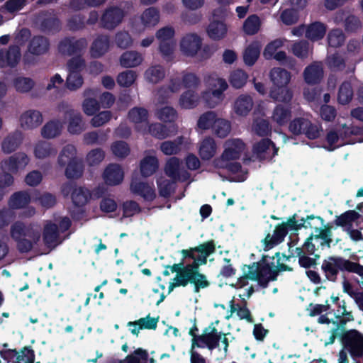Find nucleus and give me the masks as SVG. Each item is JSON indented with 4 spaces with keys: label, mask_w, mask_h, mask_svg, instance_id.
<instances>
[{
    "label": "nucleus",
    "mask_w": 363,
    "mask_h": 363,
    "mask_svg": "<svg viewBox=\"0 0 363 363\" xmlns=\"http://www.w3.org/2000/svg\"><path fill=\"white\" fill-rule=\"evenodd\" d=\"M216 252V244L213 240H209L194 247L182 250L183 259H192L190 264L184 265L183 262L173 265H167L172 273H176L174 279L195 283L196 288L199 285L210 286L211 282L207 276L200 272V267L207 264L208 257Z\"/></svg>",
    "instance_id": "nucleus-1"
},
{
    "label": "nucleus",
    "mask_w": 363,
    "mask_h": 363,
    "mask_svg": "<svg viewBox=\"0 0 363 363\" xmlns=\"http://www.w3.org/2000/svg\"><path fill=\"white\" fill-rule=\"evenodd\" d=\"M321 269L325 274V278L332 282H335L340 271L355 273L363 277V265L346 259L342 257L330 256L324 259Z\"/></svg>",
    "instance_id": "nucleus-2"
},
{
    "label": "nucleus",
    "mask_w": 363,
    "mask_h": 363,
    "mask_svg": "<svg viewBox=\"0 0 363 363\" xmlns=\"http://www.w3.org/2000/svg\"><path fill=\"white\" fill-rule=\"evenodd\" d=\"M10 234L20 254L38 251L41 233L36 228H11Z\"/></svg>",
    "instance_id": "nucleus-3"
},
{
    "label": "nucleus",
    "mask_w": 363,
    "mask_h": 363,
    "mask_svg": "<svg viewBox=\"0 0 363 363\" xmlns=\"http://www.w3.org/2000/svg\"><path fill=\"white\" fill-rule=\"evenodd\" d=\"M67 62L68 75L66 79V86L71 91H74L82 86L84 82L81 72L86 67V62L82 55L72 56Z\"/></svg>",
    "instance_id": "nucleus-4"
},
{
    "label": "nucleus",
    "mask_w": 363,
    "mask_h": 363,
    "mask_svg": "<svg viewBox=\"0 0 363 363\" xmlns=\"http://www.w3.org/2000/svg\"><path fill=\"white\" fill-rule=\"evenodd\" d=\"M71 228H43L41 234L44 245V252L41 254H48L60 245L74 233Z\"/></svg>",
    "instance_id": "nucleus-5"
},
{
    "label": "nucleus",
    "mask_w": 363,
    "mask_h": 363,
    "mask_svg": "<svg viewBox=\"0 0 363 363\" xmlns=\"http://www.w3.org/2000/svg\"><path fill=\"white\" fill-rule=\"evenodd\" d=\"M289 130L295 135H304L310 140L318 138L323 130L321 125L313 123L309 119L303 117L292 120L289 123Z\"/></svg>",
    "instance_id": "nucleus-6"
},
{
    "label": "nucleus",
    "mask_w": 363,
    "mask_h": 363,
    "mask_svg": "<svg viewBox=\"0 0 363 363\" xmlns=\"http://www.w3.org/2000/svg\"><path fill=\"white\" fill-rule=\"evenodd\" d=\"M340 340L353 359L363 356V335L358 330L352 329L342 333Z\"/></svg>",
    "instance_id": "nucleus-7"
},
{
    "label": "nucleus",
    "mask_w": 363,
    "mask_h": 363,
    "mask_svg": "<svg viewBox=\"0 0 363 363\" xmlns=\"http://www.w3.org/2000/svg\"><path fill=\"white\" fill-rule=\"evenodd\" d=\"M87 46L88 42L85 38L66 36L59 41L57 51L62 56L70 57L83 55Z\"/></svg>",
    "instance_id": "nucleus-8"
},
{
    "label": "nucleus",
    "mask_w": 363,
    "mask_h": 363,
    "mask_svg": "<svg viewBox=\"0 0 363 363\" xmlns=\"http://www.w3.org/2000/svg\"><path fill=\"white\" fill-rule=\"evenodd\" d=\"M274 227H333L329 223H325L320 216L313 215L307 216L306 218L299 217L296 213L290 216L286 221L275 225Z\"/></svg>",
    "instance_id": "nucleus-9"
},
{
    "label": "nucleus",
    "mask_w": 363,
    "mask_h": 363,
    "mask_svg": "<svg viewBox=\"0 0 363 363\" xmlns=\"http://www.w3.org/2000/svg\"><path fill=\"white\" fill-rule=\"evenodd\" d=\"M180 160L178 157H172L166 162L164 172L174 181L186 182L190 178L189 172L180 168Z\"/></svg>",
    "instance_id": "nucleus-10"
},
{
    "label": "nucleus",
    "mask_w": 363,
    "mask_h": 363,
    "mask_svg": "<svg viewBox=\"0 0 363 363\" xmlns=\"http://www.w3.org/2000/svg\"><path fill=\"white\" fill-rule=\"evenodd\" d=\"M21 49L16 45L0 49V68L15 67L21 60Z\"/></svg>",
    "instance_id": "nucleus-11"
},
{
    "label": "nucleus",
    "mask_w": 363,
    "mask_h": 363,
    "mask_svg": "<svg viewBox=\"0 0 363 363\" xmlns=\"http://www.w3.org/2000/svg\"><path fill=\"white\" fill-rule=\"evenodd\" d=\"M252 151L259 160H265L274 157L278 149L270 139L262 138L253 145Z\"/></svg>",
    "instance_id": "nucleus-12"
},
{
    "label": "nucleus",
    "mask_w": 363,
    "mask_h": 363,
    "mask_svg": "<svg viewBox=\"0 0 363 363\" xmlns=\"http://www.w3.org/2000/svg\"><path fill=\"white\" fill-rule=\"evenodd\" d=\"M123 17L124 13L122 9L118 7H110L106 9L101 18V26L108 30L114 29L121 23Z\"/></svg>",
    "instance_id": "nucleus-13"
},
{
    "label": "nucleus",
    "mask_w": 363,
    "mask_h": 363,
    "mask_svg": "<svg viewBox=\"0 0 363 363\" xmlns=\"http://www.w3.org/2000/svg\"><path fill=\"white\" fill-rule=\"evenodd\" d=\"M202 45L201 38L196 33L186 34L181 40L182 52L186 56L193 57L196 55Z\"/></svg>",
    "instance_id": "nucleus-14"
},
{
    "label": "nucleus",
    "mask_w": 363,
    "mask_h": 363,
    "mask_svg": "<svg viewBox=\"0 0 363 363\" xmlns=\"http://www.w3.org/2000/svg\"><path fill=\"white\" fill-rule=\"evenodd\" d=\"M213 323L211 325L206 328L203 330V333L198 337L199 343L206 346L209 350H213L219 346V342L221 339L223 333L218 332V330L215 327H212Z\"/></svg>",
    "instance_id": "nucleus-15"
},
{
    "label": "nucleus",
    "mask_w": 363,
    "mask_h": 363,
    "mask_svg": "<svg viewBox=\"0 0 363 363\" xmlns=\"http://www.w3.org/2000/svg\"><path fill=\"white\" fill-rule=\"evenodd\" d=\"M301 228H274L273 235L268 233L262 240L264 250H269L274 246L281 243L289 233V230H291L294 234H296Z\"/></svg>",
    "instance_id": "nucleus-16"
},
{
    "label": "nucleus",
    "mask_w": 363,
    "mask_h": 363,
    "mask_svg": "<svg viewBox=\"0 0 363 363\" xmlns=\"http://www.w3.org/2000/svg\"><path fill=\"white\" fill-rule=\"evenodd\" d=\"M103 178L106 184L116 186L123 182L124 172L119 164H109L104 169Z\"/></svg>",
    "instance_id": "nucleus-17"
},
{
    "label": "nucleus",
    "mask_w": 363,
    "mask_h": 363,
    "mask_svg": "<svg viewBox=\"0 0 363 363\" xmlns=\"http://www.w3.org/2000/svg\"><path fill=\"white\" fill-rule=\"evenodd\" d=\"M110 46V38L107 35H99L93 41L90 54L93 58H99L105 55Z\"/></svg>",
    "instance_id": "nucleus-18"
},
{
    "label": "nucleus",
    "mask_w": 363,
    "mask_h": 363,
    "mask_svg": "<svg viewBox=\"0 0 363 363\" xmlns=\"http://www.w3.org/2000/svg\"><path fill=\"white\" fill-rule=\"evenodd\" d=\"M363 222V216L354 210H348L336 217L335 224L337 227H352L355 223L357 225Z\"/></svg>",
    "instance_id": "nucleus-19"
},
{
    "label": "nucleus",
    "mask_w": 363,
    "mask_h": 363,
    "mask_svg": "<svg viewBox=\"0 0 363 363\" xmlns=\"http://www.w3.org/2000/svg\"><path fill=\"white\" fill-rule=\"evenodd\" d=\"M20 122L23 128L33 129L42 123L43 116L38 111L28 110L21 116Z\"/></svg>",
    "instance_id": "nucleus-20"
},
{
    "label": "nucleus",
    "mask_w": 363,
    "mask_h": 363,
    "mask_svg": "<svg viewBox=\"0 0 363 363\" xmlns=\"http://www.w3.org/2000/svg\"><path fill=\"white\" fill-rule=\"evenodd\" d=\"M323 77V69L320 64L313 62L307 66L303 72L305 82L308 84H317Z\"/></svg>",
    "instance_id": "nucleus-21"
},
{
    "label": "nucleus",
    "mask_w": 363,
    "mask_h": 363,
    "mask_svg": "<svg viewBox=\"0 0 363 363\" xmlns=\"http://www.w3.org/2000/svg\"><path fill=\"white\" fill-rule=\"evenodd\" d=\"M158 320L159 317L152 318L149 314L145 318H141L133 322H128V326H133V328L130 329V332L132 334L138 335L140 330H155Z\"/></svg>",
    "instance_id": "nucleus-22"
},
{
    "label": "nucleus",
    "mask_w": 363,
    "mask_h": 363,
    "mask_svg": "<svg viewBox=\"0 0 363 363\" xmlns=\"http://www.w3.org/2000/svg\"><path fill=\"white\" fill-rule=\"evenodd\" d=\"M130 189L133 193L142 196L147 201H152L156 197L155 189L146 182H132Z\"/></svg>",
    "instance_id": "nucleus-23"
},
{
    "label": "nucleus",
    "mask_w": 363,
    "mask_h": 363,
    "mask_svg": "<svg viewBox=\"0 0 363 363\" xmlns=\"http://www.w3.org/2000/svg\"><path fill=\"white\" fill-rule=\"evenodd\" d=\"M272 119L279 125L288 123L291 118V106L290 104H278L273 111Z\"/></svg>",
    "instance_id": "nucleus-24"
},
{
    "label": "nucleus",
    "mask_w": 363,
    "mask_h": 363,
    "mask_svg": "<svg viewBox=\"0 0 363 363\" xmlns=\"http://www.w3.org/2000/svg\"><path fill=\"white\" fill-rule=\"evenodd\" d=\"M49 48V40L42 35L34 36L28 44V51L35 55L45 54Z\"/></svg>",
    "instance_id": "nucleus-25"
},
{
    "label": "nucleus",
    "mask_w": 363,
    "mask_h": 363,
    "mask_svg": "<svg viewBox=\"0 0 363 363\" xmlns=\"http://www.w3.org/2000/svg\"><path fill=\"white\" fill-rule=\"evenodd\" d=\"M23 135L21 131L16 130L9 134L2 142V151L6 154L14 152L21 145Z\"/></svg>",
    "instance_id": "nucleus-26"
},
{
    "label": "nucleus",
    "mask_w": 363,
    "mask_h": 363,
    "mask_svg": "<svg viewBox=\"0 0 363 363\" xmlns=\"http://www.w3.org/2000/svg\"><path fill=\"white\" fill-rule=\"evenodd\" d=\"M29 158L24 152H16L11 155L7 161H6V165L8 169L15 173L18 172L19 169L24 168L28 163Z\"/></svg>",
    "instance_id": "nucleus-27"
},
{
    "label": "nucleus",
    "mask_w": 363,
    "mask_h": 363,
    "mask_svg": "<svg viewBox=\"0 0 363 363\" xmlns=\"http://www.w3.org/2000/svg\"><path fill=\"white\" fill-rule=\"evenodd\" d=\"M217 145L211 137L205 138L201 143L199 154L203 160H209L216 152Z\"/></svg>",
    "instance_id": "nucleus-28"
},
{
    "label": "nucleus",
    "mask_w": 363,
    "mask_h": 363,
    "mask_svg": "<svg viewBox=\"0 0 363 363\" xmlns=\"http://www.w3.org/2000/svg\"><path fill=\"white\" fill-rule=\"evenodd\" d=\"M30 202V194L26 191H19L11 196L9 200V206L11 209H20L25 208Z\"/></svg>",
    "instance_id": "nucleus-29"
},
{
    "label": "nucleus",
    "mask_w": 363,
    "mask_h": 363,
    "mask_svg": "<svg viewBox=\"0 0 363 363\" xmlns=\"http://www.w3.org/2000/svg\"><path fill=\"white\" fill-rule=\"evenodd\" d=\"M326 33V26L324 23L315 21L311 23L306 30L305 36L312 41H317L323 38Z\"/></svg>",
    "instance_id": "nucleus-30"
},
{
    "label": "nucleus",
    "mask_w": 363,
    "mask_h": 363,
    "mask_svg": "<svg viewBox=\"0 0 363 363\" xmlns=\"http://www.w3.org/2000/svg\"><path fill=\"white\" fill-rule=\"evenodd\" d=\"M269 95L274 101L284 104H290L293 98V92L287 86H274L271 89Z\"/></svg>",
    "instance_id": "nucleus-31"
},
{
    "label": "nucleus",
    "mask_w": 363,
    "mask_h": 363,
    "mask_svg": "<svg viewBox=\"0 0 363 363\" xmlns=\"http://www.w3.org/2000/svg\"><path fill=\"white\" fill-rule=\"evenodd\" d=\"M261 47L257 42H252L244 50L243 60L246 65L255 64L260 55Z\"/></svg>",
    "instance_id": "nucleus-32"
},
{
    "label": "nucleus",
    "mask_w": 363,
    "mask_h": 363,
    "mask_svg": "<svg viewBox=\"0 0 363 363\" xmlns=\"http://www.w3.org/2000/svg\"><path fill=\"white\" fill-rule=\"evenodd\" d=\"M270 77L274 86H287L291 79V74L284 69L276 67L271 70Z\"/></svg>",
    "instance_id": "nucleus-33"
},
{
    "label": "nucleus",
    "mask_w": 363,
    "mask_h": 363,
    "mask_svg": "<svg viewBox=\"0 0 363 363\" xmlns=\"http://www.w3.org/2000/svg\"><path fill=\"white\" fill-rule=\"evenodd\" d=\"M69 116L68 131L72 134H79L83 130L84 124L80 113L70 109L66 112Z\"/></svg>",
    "instance_id": "nucleus-34"
},
{
    "label": "nucleus",
    "mask_w": 363,
    "mask_h": 363,
    "mask_svg": "<svg viewBox=\"0 0 363 363\" xmlns=\"http://www.w3.org/2000/svg\"><path fill=\"white\" fill-rule=\"evenodd\" d=\"M207 33L210 38L214 40H220L226 35V25L222 21H213L208 25Z\"/></svg>",
    "instance_id": "nucleus-35"
},
{
    "label": "nucleus",
    "mask_w": 363,
    "mask_h": 363,
    "mask_svg": "<svg viewBox=\"0 0 363 363\" xmlns=\"http://www.w3.org/2000/svg\"><path fill=\"white\" fill-rule=\"evenodd\" d=\"M158 167V160L155 156H147L140 162V172L145 177L152 175L157 172Z\"/></svg>",
    "instance_id": "nucleus-36"
},
{
    "label": "nucleus",
    "mask_w": 363,
    "mask_h": 363,
    "mask_svg": "<svg viewBox=\"0 0 363 363\" xmlns=\"http://www.w3.org/2000/svg\"><path fill=\"white\" fill-rule=\"evenodd\" d=\"M199 101L198 94L195 91L188 89L180 96L179 104L182 108L191 109L198 105Z\"/></svg>",
    "instance_id": "nucleus-37"
},
{
    "label": "nucleus",
    "mask_w": 363,
    "mask_h": 363,
    "mask_svg": "<svg viewBox=\"0 0 363 363\" xmlns=\"http://www.w3.org/2000/svg\"><path fill=\"white\" fill-rule=\"evenodd\" d=\"M143 57L136 51H126L120 57L121 65L123 67H135L140 65Z\"/></svg>",
    "instance_id": "nucleus-38"
},
{
    "label": "nucleus",
    "mask_w": 363,
    "mask_h": 363,
    "mask_svg": "<svg viewBox=\"0 0 363 363\" xmlns=\"http://www.w3.org/2000/svg\"><path fill=\"white\" fill-rule=\"evenodd\" d=\"M40 30L45 33H56L61 29V23L58 18L54 16L45 17L40 24Z\"/></svg>",
    "instance_id": "nucleus-39"
},
{
    "label": "nucleus",
    "mask_w": 363,
    "mask_h": 363,
    "mask_svg": "<svg viewBox=\"0 0 363 363\" xmlns=\"http://www.w3.org/2000/svg\"><path fill=\"white\" fill-rule=\"evenodd\" d=\"M253 101L250 96L241 95L239 96L234 105L235 113L240 116H246L251 111Z\"/></svg>",
    "instance_id": "nucleus-40"
},
{
    "label": "nucleus",
    "mask_w": 363,
    "mask_h": 363,
    "mask_svg": "<svg viewBox=\"0 0 363 363\" xmlns=\"http://www.w3.org/2000/svg\"><path fill=\"white\" fill-rule=\"evenodd\" d=\"M62 128V125L60 121L52 120L44 125L41 134L45 138H54L60 134Z\"/></svg>",
    "instance_id": "nucleus-41"
},
{
    "label": "nucleus",
    "mask_w": 363,
    "mask_h": 363,
    "mask_svg": "<svg viewBox=\"0 0 363 363\" xmlns=\"http://www.w3.org/2000/svg\"><path fill=\"white\" fill-rule=\"evenodd\" d=\"M183 142L182 136L177 137L174 140L164 141L160 145V150L166 155H176L181 150Z\"/></svg>",
    "instance_id": "nucleus-42"
},
{
    "label": "nucleus",
    "mask_w": 363,
    "mask_h": 363,
    "mask_svg": "<svg viewBox=\"0 0 363 363\" xmlns=\"http://www.w3.org/2000/svg\"><path fill=\"white\" fill-rule=\"evenodd\" d=\"M91 197L90 191L82 186H77L74 191L72 192V201L76 206H84L87 203Z\"/></svg>",
    "instance_id": "nucleus-43"
},
{
    "label": "nucleus",
    "mask_w": 363,
    "mask_h": 363,
    "mask_svg": "<svg viewBox=\"0 0 363 363\" xmlns=\"http://www.w3.org/2000/svg\"><path fill=\"white\" fill-rule=\"evenodd\" d=\"M57 150L53 147L52 144L47 141H40L35 146L34 150L35 156L38 159H44L45 157L55 155Z\"/></svg>",
    "instance_id": "nucleus-44"
},
{
    "label": "nucleus",
    "mask_w": 363,
    "mask_h": 363,
    "mask_svg": "<svg viewBox=\"0 0 363 363\" xmlns=\"http://www.w3.org/2000/svg\"><path fill=\"white\" fill-rule=\"evenodd\" d=\"M352 84L348 81L343 82L339 87L337 93L338 103L342 105L348 104L353 98Z\"/></svg>",
    "instance_id": "nucleus-45"
},
{
    "label": "nucleus",
    "mask_w": 363,
    "mask_h": 363,
    "mask_svg": "<svg viewBox=\"0 0 363 363\" xmlns=\"http://www.w3.org/2000/svg\"><path fill=\"white\" fill-rule=\"evenodd\" d=\"M84 165L77 158L71 160L65 169V176L68 179H79L82 176Z\"/></svg>",
    "instance_id": "nucleus-46"
},
{
    "label": "nucleus",
    "mask_w": 363,
    "mask_h": 363,
    "mask_svg": "<svg viewBox=\"0 0 363 363\" xmlns=\"http://www.w3.org/2000/svg\"><path fill=\"white\" fill-rule=\"evenodd\" d=\"M77 150L74 145L68 144L60 152L57 162L60 167H65L71 160L76 159Z\"/></svg>",
    "instance_id": "nucleus-47"
},
{
    "label": "nucleus",
    "mask_w": 363,
    "mask_h": 363,
    "mask_svg": "<svg viewBox=\"0 0 363 363\" xmlns=\"http://www.w3.org/2000/svg\"><path fill=\"white\" fill-rule=\"evenodd\" d=\"M261 26L259 18L256 14L249 16L243 23V31L248 35L258 33Z\"/></svg>",
    "instance_id": "nucleus-48"
},
{
    "label": "nucleus",
    "mask_w": 363,
    "mask_h": 363,
    "mask_svg": "<svg viewBox=\"0 0 363 363\" xmlns=\"http://www.w3.org/2000/svg\"><path fill=\"white\" fill-rule=\"evenodd\" d=\"M267 256H263L260 262H254L260 271L267 276L270 281H277L279 272L271 266L266 260Z\"/></svg>",
    "instance_id": "nucleus-49"
},
{
    "label": "nucleus",
    "mask_w": 363,
    "mask_h": 363,
    "mask_svg": "<svg viewBox=\"0 0 363 363\" xmlns=\"http://www.w3.org/2000/svg\"><path fill=\"white\" fill-rule=\"evenodd\" d=\"M141 20L145 26H155L160 21L159 11L155 7L145 9L141 16Z\"/></svg>",
    "instance_id": "nucleus-50"
},
{
    "label": "nucleus",
    "mask_w": 363,
    "mask_h": 363,
    "mask_svg": "<svg viewBox=\"0 0 363 363\" xmlns=\"http://www.w3.org/2000/svg\"><path fill=\"white\" fill-rule=\"evenodd\" d=\"M145 76L148 82L156 84L164 77V69L161 65L152 66L145 71Z\"/></svg>",
    "instance_id": "nucleus-51"
},
{
    "label": "nucleus",
    "mask_w": 363,
    "mask_h": 363,
    "mask_svg": "<svg viewBox=\"0 0 363 363\" xmlns=\"http://www.w3.org/2000/svg\"><path fill=\"white\" fill-rule=\"evenodd\" d=\"M217 118L214 111H208L201 114L197 121V126L201 130L213 128Z\"/></svg>",
    "instance_id": "nucleus-52"
},
{
    "label": "nucleus",
    "mask_w": 363,
    "mask_h": 363,
    "mask_svg": "<svg viewBox=\"0 0 363 363\" xmlns=\"http://www.w3.org/2000/svg\"><path fill=\"white\" fill-rule=\"evenodd\" d=\"M252 128L255 133L259 137H267L272 133V127L266 119L257 118L255 120Z\"/></svg>",
    "instance_id": "nucleus-53"
},
{
    "label": "nucleus",
    "mask_w": 363,
    "mask_h": 363,
    "mask_svg": "<svg viewBox=\"0 0 363 363\" xmlns=\"http://www.w3.org/2000/svg\"><path fill=\"white\" fill-rule=\"evenodd\" d=\"M326 64L332 71H342L345 68V60L338 52L328 56Z\"/></svg>",
    "instance_id": "nucleus-54"
},
{
    "label": "nucleus",
    "mask_w": 363,
    "mask_h": 363,
    "mask_svg": "<svg viewBox=\"0 0 363 363\" xmlns=\"http://www.w3.org/2000/svg\"><path fill=\"white\" fill-rule=\"evenodd\" d=\"M353 133V130L350 128L343 126L342 130H340L339 133L335 130H330L326 135V141L330 146H333L337 143L340 138L344 139Z\"/></svg>",
    "instance_id": "nucleus-55"
},
{
    "label": "nucleus",
    "mask_w": 363,
    "mask_h": 363,
    "mask_svg": "<svg viewBox=\"0 0 363 363\" xmlns=\"http://www.w3.org/2000/svg\"><path fill=\"white\" fill-rule=\"evenodd\" d=\"M345 41V35L340 28L331 30L328 35V43L330 47H341Z\"/></svg>",
    "instance_id": "nucleus-56"
},
{
    "label": "nucleus",
    "mask_w": 363,
    "mask_h": 363,
    "mask_svg": "<svg viewBox=\"0 0 363 363\" xmlns=\"http://www.w3.org/2000/svg\"><path fill=\"white\" fill-rule=\"evenodd\" d=\"M230 308L231 314L237 311V315L240 319H245L249 323L254 322L250 311L246 306V303L243 306H240L239 304H235L234 300L232 299L230 301Z\"/></svg>",
    "instance_id": "nucleus-57"
},
{
    "label": "nucleus",
    "mask_w": 363,
    "mask_h": 363,
    "mask_svg": "<svg viewBox=\"0 0 363 363\" xmlns=\"http://www.w3.org/2000/svg\"><path fill=\"white\" fill-rule=\"evenodd\" d=\"M247 79V74L244 70L238 69L230 74V83L232 86L240 89L246 84Z\"/></svg>",
    "instance_id": "nucleus-58"
},
{
    "label": "nucleus",
    "mask_w": 363,
    "mask_h": 363,
    "mask_svg": "<svg viewBox=\"0 0 363 363\" xmlns=\"http://www.w3.org/2000/svg\"><path fill=\"white\" fill-rule=\"evenodd\" d=\"M35 352L30 346L23 347L17 352L16 360L13 363H34Z\"/></svg>",
    "instance_id": "nucleus-59"
},
{
    "label": "nucleus",
    "mask_w": 363,
    "mask_h": 363,
    "mask_svg": "<svg viewBox=\"0 0 363 363\" xmlns=\"http://www.w3.org/2000/svg\"><path fill=\"white\" fill-rule=\"evenodd\" d=\"M320 231L318 234L313 235L314 241L318 243L321 247L326 245L330 247L332 240V228H318Z\"/></svg>",
    "instance_id": "nucleus-60"
},
{
    "label": "nucleus",
    "mask_w": 363,
    "mask_h": 363,
    "mask_svg": "<svg viewBox=\"0 0 363 363\" xmlns=\"http://www.w3.org/2000/svg\"><path fill=\"white\" fill-rule=\"evenodd\" d=\"M136 72L133 70H126L121 72L116 79L118 85L123 87H130L135 81Z\"/></svg>",
    "instance_id": "nucleus-61"
},
{
    "label": "nucleus",
    "mask_w": 363,
    "mask_h": 363,
    "mask_svg": "<svg viewBox=\"0 0 363 363\" xmlns=\"http://www.w3.org/2000/svg\"><path fill=\"white\" fill-rule=\"evenodd\" d=\"M34 84V81L29 77H19L13 81V85L16 91L21 93L28 92L33 89Z\"/></svg>",
    "instance_id": "nucleus-62"
},
{
    "label": "nucleus",
    "mask_w": 363,
    "mask_h": 363,
    "mask_svg": "<svg viewBox=\"0 0 363 363\" xmlns=\"http://www.w3.org/2000/svg\"><path fill=\"white\" fill-rule=\"evenodd\" d=\"M147 118L148 112L144 108L134 107L128 112L129 120L135 123L145 122L147 120Z\"/></svg>",
    "instance_id": "nucleus-63"
},
{
    "label": "nucleus",
    "mask_w": 363,
    "mask_h": 363,
    "mask_svg": "<svg viewBox=\"0 0 363 363\" xmlns=\"http://www.w3.org/2000/svg\"><path fill=\"white\" fill-rule=\"evenodd\" d=\"M230 128V123L228 121L217 118L213 129L218 137L223 138L228 135Z\"/></svg>",
    "instance_id": "nucleus-64"
}]
</instances>
